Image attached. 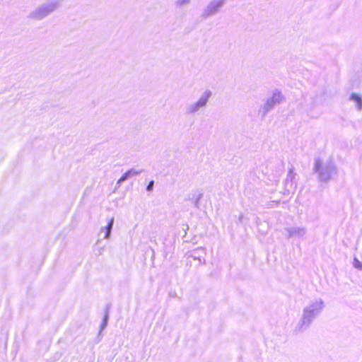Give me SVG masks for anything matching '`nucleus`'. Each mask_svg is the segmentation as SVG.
<instances>
[{
	"label": "nucleus",
	"instance_id": "1",
	"mask_svg": "<svg viewBox=\"0 0 362 362\" xmlns=\"http://www.w3.org/2000/svg\"><path fill=\"white\" fill-rule=\"evenodd\" d=\"M317 315L315 310L306 309L304 310L302 318L301 327L308 325Z\"/></svg>",
	"mask_w": 362,
	"mask_h": 362
},
{
	"label": "nucleus",
	"instance_id": "2",
	"mask_svg": "<svg viewBox=\"0 0 362 362\" xmlns=\"http://www.w3.org/2000/svg\"><path fill=\"white\" fill-rule=\"evenodd\" d=\"M222 5L221 1H216L211 3L205 11L204 16H208L215 13L219 7Z\"/></svg>",
	"mask_w": 362,
	"mask_h": 362
},
{
	"label": "nucleus",
	"instance_id": "3",
	"mask_svg": "<svg viewBox=\"0 0 362 362\" xmlns=\"http://www.w3.org/2000/svg\"><path fill=\"white\" fill-rule=\"evenodd\" d=\"M209 94L208 93L203 95L197 101V105L199 107L205 105L209 99Z\"/></svg>",
	"mask_w": 362,
	"mask_h": 362
},
{
	"label": "nucleus",
	"instance_id": "4",
	"mask_svg": "<svg viewBox=\"0 0 362 362\" xmlns=\"http://www.w3.org/2000/svg\"><path fill=\"white\" fill-rule=\"evenodd\" d=\"M351 98L354 100L356 103V107L358 109H361L362 107V100L360 96L357 95H352Z\"/></svg>",
	"mask_w": 362,
	"mask_h": 362
},
{
	"label": "nucleus",
	"instance_id": "5",
	"mask_svg": "<svg viewBox=\"0 0 362 362\" xmlns=\"http://www.w3.org/2000/svg\"><path fill=\"white\" fill-rule=\"evenodd\" d=\"M112 224H113V218H111L109 221L107 226L105 228V238H107L109 237L112 227Z\"/></svg>",
	"mask_w": 362,
	"mask_h": 362
},
{
	"label": "nucleus",
	"instance_id": "6",
	"mask_svg": "<svg viewBox=\"0 0 362 362\" xmlns=\"http://www.w3.org/2000/svg\"><path fill=\"white\" fill-rule=\"evenodd\" d=\"M281 97L279 94L274 95L270 101L267 102V105L268 107H271L272 106V105L275 103H279L281 100Z\"/></svg>",
	"mask_w": 362,
	"mask_h": 362
},
{
	"label": "nucleus",
	"instance_id": "7",
	"mask_svg": "<svg viewBox=\"0 0 362 362\" xmlns=\"http://www.w3.org/2000/svg\"><path fill=\"white\" fill-rule=\"evenodd\" d=\"M133 173H132V170H128L127 171L119 180H118V183H121L122 181L125 180L130 175H132Z\"/></svg>",
	"mask_w": 362,
	"mask_h": 362
},
{
	"label": "nucleus",
	"instance_id": "8",
	"mask_svg": "<svg viewBox=\"0 0 362 362\" xmlns=\"http://www.w3.org/2000/svg\"><path fill=\"white\" fill-rule=\"evenodd\" d=\"M354 266L356 269H362V263L359 260H358L357 259H354Z\"/></svg>",
	"mask_w": 362,
	"mask_h": 362
},
{
	"label": "nucleus",
	"instance_id": "9",
	"mask_svg": "<svg viewBox=\"0 0 362 362\" xmlns=\"http://www.w3.org/2000/svg\"><path fill=\"white\" fill-rule=\"evenodd\" d=\"M153 184H154L153 180L150 181V182H149V183H148V185H147V187H146V189H147L148 191L151 190V189H152V188H153Z\"/></svg>",
	"mask_w": 362,
	"mask_h": 362
},
{
	"label": "nucleus",
	"instance_id": "10",
	"mask_svg": "<svg viewBox=\"0 0 362 362\" xmlns=\"http://www.w3.org/2000/svg\"><path fill=\"white\" fill-rule=\"evenodd\" d=\"M182 3H189V1L188 0H182Z\"/></svg>",
	"mask_w": 362,
	"mask_h": 362
}]
</instances>
